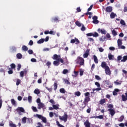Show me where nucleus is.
<instances>
[{
    "label": "nucleus",
    "instance_id": "1",
    "mask_svg": "<svg viewBox=\"0 0 127 127\" xmlns=\"http://www.w3.org/2000/svg\"><path fill=\"white\" fill-rule=\"evenodd\" d=\"M52 59L53 60H56L53 62V64L54 66H59L60 65V62L61 63L63 64H64V60L61 58L60 55L55 54L53 56Z\"/></svg>",
    "mask_w": 127,
    "mask_h": 127
},
{
    "label": "nucleus",
    "instance_id": "2",
    "mask_svg": "<svg viewBox=\"0 0 127 127\" xmlns=\"http://www.w3.org/2000/svg\"><path fill=\"white\" fill-rule=\"evenodd\" d=\"M34 117H37L38 119H40L42 121L43 123L46 124L47 123V119L46 117L42 116L41 115L36 114L34 115Z\"/></svg>",
    "mask_w": 127,
    "mask_h": 127
},
{
    "label": "nucleus",
    "instance_id": "3",
    "mask_svg": "<svg viewBox=\"0 0 127 127\" xmlns=\"http://www.w3.org/2000/svg\"><path fill=\"white\" fill-rule=\"evenodd\" d=\"M77 62L76 64H79L80 66L84 65V60L83 58L81 57H78L77 59Z\"/></svg>",
    "mask_w": 127,
    "mask_h": 127
},
{
    "label": "nucleus",
    "instance_id": "4",
    "mask_svg": "<svg viewBox=\"0 0 127 127\" xmlns=\"http://www.w3.org/2000/svg\"><path fill=\"white\" fill-rule=\"evenodd\" d=\"M59 118L61 121H64L65 123L67 122L68 116L66 113H64L63 116H59Z\"/></svg>",
    "mask_w": 127,
    "mask_h": 127
},
{
    "label": "nucleus",
    "instance_id": "5",
    "mask_svg": "<svg viewBox=\"0 0 127 127\" xmlns=\"http://www.w3.org/2000/svg\"><path fill=\"white\" fill-rule=\"evenodd\" d=\"M16 111L17 112H18V114L20 115H21V114H20V113H25V110H24V108H22V107H18L16 109Z\"/></svg>",
    "mask_w": 127,
    "mask_h": 127
},
{
    "label": "nucleus",
    "instance_id": "6",
    "mask_svg": "<svg viewBox=\"0 0 127 127\" xmlns=\"http://www.w3.org/2000/svg\"><path fill=\"white\" fill-rule=\"evenodd\" d=\"M80 43L79 40L77 39L76 38H75L74 39H71L70 41L71 44H75L76 45H78Z\"/></svg>",
    "mask_w": 127,
    "mask_h": 127
},
{
    "label": "nucleus",
    "instance_id": "7",
    "mask_svg": "<svg viewBox=\"0 0 127 127\" xmlns=\"http://www.w3.org/2000/svg\"><path fill=\"white\" fill-rule=\"evenodd\" d=\"M90 54V49H87L85 53L83 54V57L84 59L87 58Z\"/></svg>",
    "mask_w": 127,
    "mask_h": 127
},
{
    "label": "nucleus",
    "instance_id": "8",
    "mask_svg": "<svg viewBox=\"0 0 127 127\" xmlns=\"http://www.w3.org/2000/svg\"><path fill=\"white\" fill-rule=\"evenodd\" d=\"M105 73L106 75L110 76L111 75V71L110 70V67L108 66L105 69Z\"/></svg>",
    "mask_w": 127,
    "mask_h": 127
},
{
    "label": "nucleus",
    "instance_id": "9",
    "mask_svg": "<svg viewBox=\"0 0 127 127\" xmlns=\"http://www.w3.org/2000/svg\"><path fill=\"white\" fill-rule=\"evenodd\" d=\"M97 31L98 33H101L102 34L106 35L107 32L105 29H98Z\"/></svg>",
    "mask_w": 127,
    "mask_h": 127
},
{
    "label": "nucleus",
    "instance_id": "10",
    "mask_svg": "<svg viewBox=\"0 0 127 127\" xmlns=\"http://www.w3.org/2000/svg\"><path fill=\"white\" fill-rule=\"evenodd\" d=\"M38 109L41 110V108L44 109L45 107V104L42 102L38 104Z\"/></svg>",
    "mask_w": 127,
    "mask_h": 127
},
{
    "label": "nucleus",
    "instance_id": "11",
    "mask_svg": "<svg viewBox=\"0 0 127 127\" xmlns=\"http://www.w3.org/2000/svg\"><path fill=\"white\" fill-rule=\"evenodd\" d=\"M108 111L110 112V114L112 116H114L116 113L115 111L113 109H109Z\"/></svg>",
    "mask_w": 127,
    "mask_h": 127
},
{
    "label": "nucleus",
    "instance_id": "12",
    "mask_svg": "<svg viewBox=\"0 0 127 127\" xmlns=\"http://www.w3.org/2000/svg\"><path fill=\"white\" fill-rule=\"evenodd\" d=\"M84 125L85 126V127H91V124L88 120H86L84 123Z\"/></svg>",
    "mask_w": 127,
    "mask_h": 127
},
{
    "label": "nucleus",
    "instance_id": "13",
    "mask_svg": "<svg viewBox=\"0 0 127 127\" xmlns=\"http://www.w3.org/2000/svg\"><path fill=\"white\" fill-rule=\"evenodd\" d=\"M125 95H126V96H125L124 94H123L122 95V101L124 102L127 101V92L125 93Z\"/></svg>",
    "mask_w": 127,
    "mask_h": 127
},
{
    "label": "nucleus",
    "instance_id": "14",
    "mask_svg": "<svg viewBox=\"0 0 127 127\" xmlns=\"http://www.w3.org/2000/svg\"><path fill=\"white\" fill-rule=\"evenodd\" d=\"M27 71L26 70H25L24 71H21L20 73V76L21 77H23L24 76V74H27Z\"/></svg>",
    "mask_w": 127,
    "mask_h": 127
},
{
    "label": "nucleus",
    "instance_id": "15",
    "mask_svg": "<svg viewBox=\"0 0 127 127\" xmlns=\"http://www.w3.org/2000/svg\"><path fill=\"white\" fill-rule=\"evenodd\" d=\"M101 67L105 69L107 67H109L105 62H103L101 64Z\"/></svg>",
    "mask_w": 127,
    "mask_h": 127
},
{
    "label": "nucleus",
    "instance_id": "16",
    "mask_svg": "<svg viewBox=\"0 0 127 127\" xmlns=\"http://www.w3.org/2000/svg\"><path fill=\"white\" fill-rule=\"evenodd\" d=\"M112 7L111 6H108L106 8V11L107 12H111L112 11Z\"/></svg>",
    "mask_w": 127,
    "mask_h": 127
},
{
    "label": "nucleus",
    "instance_id": "17",
    "mask_svg": "<svg viewBox=\"0 0 127 127\" xmlns=\"http://www.w3.org/2000/svg\"><path fill=\"white\" fill-rule=\"evenodd\" d=\"M117 16V14L113 12H111V13L110 14V17L112 19L115 18Z\"/></svg>",
    "mask_w": 127,
    "mask_h": 127
},
{
    "label": "nucleus",
    "instance_id": "18",
    "mask_svg": "<svg viewBox=\"0 0 127 127\" xmlns=\"http://www.w3.org/2000/svg\"><path fill=\"white\" fill-rule=\"evenodd\" d=\"M22 50L23 51L26 52L28 51V48L27 47V46L23 45L22 47Z\"/></svg>",
    "mask_w": 127,
    "mask_h": 127
},
{
    "label": "nucleus",
    "instance_id": "19",
    "mask_svg": "<svg viewBox=\"0 0 127 127\" xmlns=\"http://www.w3.org/2000/svg\"><path fill=\"white\" fill-rule=\"evenodd\" d=\"M44 42H45V39L42 38L37 41V44H43Z\"/></svg>",
    "mask_w": 127,
    "mask_h": 127
},
{
    "label": "nucleus",
    "instance_id": "20",
    "mask_svg": "<svg viewBox=\"0 0 127 127\" xmlns=\"http://www.w3.org/2000/svg\"><path fill=\"white\" fill-rule=\"evenodd\" d=\"M105 103H106V100L105 99H102L99 101V104L101 105H103Z\"/></svg>",
    "mask_w": 127,
    "mask_h": 127
},
{
    "label": "nucleus",
    "instance_id": "21",
    "mask_svg": "<svg viewBox=\"0 0 127 127\" xmlns=\"http://www.w3.org/2000/svg\"><path fill=\"white\" fill-rule=\"evenodd\" d=\"M122 45V41L121 39H119L118 40V45L119 47H120Z\"/></svg>",
    "mask_w": 127,
    "mask_h": 127
},
{
    "label": "nucleus",
    "instance_id": "22",
    "mask_svg": "<svg viewBox=\"0 0 127 127\" xmlns=\"http://www.w3.org/2000/svg\"><path fill=\"white\" fill-rule=\"evenodd\" d=\"M27 120V118H26V117H24L22 119V123L25 124H26V120Z\"/></svg>",
    "mask_w": 127,
    "mask_h": 127
},
{
    "label": "nucleus",
    "instance_id": "23",
    "mask_svg": "<svg viewBox=\"0 0 127 127\" xmlns=\"http://www.w3.org/2000/svg\"><path fill=\"white\" fill-rule=\"evenodd\" d=\"M108 58H109V60H110V61L114 60V55H113L112 54H109Z\"/></svg>",
    "mask_w": 127,
    "mask_h": 127
},
{
    "label": "nucleus",
    "instance_id": "24",
    "mask_svg": "<svg viewBox=\"0 0 127 127\" xmlns=\"http://www.w3.org/2000/svg\"><path fill=\"white\" fill-rule=\"evenodd\" d=\"M16 57L18 59L20 60V59H22V55L20 53H18L16 55Z\"/></svg>",
    "mask_w": 127,
    "mask_h": 127
},
{
    "label": "nucleus",
    "instance_id": "25",
    "mask_svg": "<svg viewBox=\"0 0 127 127\" xmlns=\"http://www.w3.org/2000/svg\"><path fill=\"white\" fill-rule=\"evenodd\" d=\"M114 84L116 85H121L122 84V81L119 82V80L117 79L116 81H114Z\"/></svg>",
    "mask_w": 127,
    "mask_h": 127
},
{
    "label": "nucleus",
    "instance_id": "26",
    "mask_svg": "<svg viewBox=\"0 0 127 127\" xmlns=\"http://www.w3.org/2000/svg\"><path fill=\"white\" fill-rule=\"evenodd\" d=\"M93 58H94V62H95V63L96 64H98V59H97V57L95 55H94Z\"/></svg>",
    "mask_w": 127,
    "mask_h": 127
},
{
    "label": "nucleus",
    "instance_id": "27",
    "mask_svg": "<svg viewBox=\"0 0 127 127\" xmlns=\"http://www.w3.org/2000/svg\"><path fill=\"white\" fill-rule=\"evenodd\" d=\"M59 104H58V105H53V109L54 110H58L59 109Z\"/></svg>",
    "mask_w": 127,
    "mask_h": 127
},
{
    "label": "nucleus",
    "instance_id": "28",
    "mask_svg": "<svg viewBox=\"0 0 127 127\" xmlns=\"http://www.w3.org/2000/svg\"><path fill=\"white\" fill-rule=\"evenodd\" d=\"M16 85L17 86L19 85V84H20V83H21V80L18 78L16 79Z\"/></svg>",
    "mask_w": 127,
    "mask_h": 127
},
{
    "label": "nucleus",
    "instance_id": "29",
    "mask_svg": "<svg viewBox=\"0 0 127 127\" xmlns=\"http://www.w3.org/2000/svg\"><path fill=\"white\" fill-rule=\"evenodd\" d=\"M127 61V56H124L123 57V59L121 60L122 62H126Z\"/></svg>",
    "mask_w": 127,
    "mask_h": 127
},
{
    "label": "nucleus",
    "instance_id": "30",
    "mask_svg": "<svg viewBox=\"0 0 127 127\" xmlns=\"http://www.w3.org/2000/svg\"><path fill=\"white\" fill-rule=\"evenodd\" d=\"M57 88H58V84L57 83V82H56L54 84V90L56 91Z\"/></svg>",
    "mask_w": 127,
    "mask_h": 127
},
{
    "label": "nucleus",
    "instance_id": "31",
    "mask_svg": "<svg viewBox=\"0 0 127 127\" xmlns=\"http://www.w3.org/2000/svg\"><path fill=\"white\" fill-rule=\"evenodd\" d=\"M34 93L37 95H38L40 93V92L38 88H37L35 89Z\"/></svg>",
    "mask_w": 127,
    "mask_h": 127
},
{
    "label": "nucleus",
    "instance_id": "32",
    "mask_svg": "<svg viewBox=\"0 0 127 127\" xmlns=\"http://www.w3.org/2000/svg\"><path fill=\"white\" fill-rule=\"evenodd\" d=\"M11 104L13 106H16V103L15 102V100H14V99H11Z\"/></svg>",
    "mask_w": 127,
    "mask_h": 127
},
{
    "label": "nucleus",
    "instance_id": "33",
    "mask_svg": "<svg viewBox=\"0 0 127 127\" xmlns=\"http://www.w3.org/2000/svg\"><path fill=\"white\" fill-rule=\"evenodd\" d=\"M101 90H102L101 87H98L97 88L93 89V92H94L95 91H99Z\"/></svg>",
    "mask_w": 127,
    "mask_h": 127
},
{
    "label": "nucleus",
    "instance_id": "34",
    "mask_svg": "<svg viewBox=\"0 0 127 127\" xmlns=\"http://www.w3.org/2000/svg\"><path fill=\"white\" fill-rule=\"evenodd\" d=\"M74 94L75 96L79 97L81 95V93L80 92V91H76L75 92Z\"/></svg>",
    "mask_w": 127,
    "mask_h": 127
},
{
    "label": "nucleus",
    "instance_id": "35",
    "mask_svg": "<svg viewBox=\"0 0 127 127\" xmlns=\"http://www.w3.org/2000/svg\"><path fill=\"white\" fill-rule=\"evenodd\" d=\"M60 92L62 94H64L65 93V90H64V88H62L60 89Z\"/></svg>",
    "mask_w": 127,
    "mask_h": 127
},
{
    "label": "nucleus",
    "instance_id": "36",
    "mask_svg": "<svg viewBox=\"0 0 127 127\" xmlns=\"http://www.w3.org/2000/svg\"><path fill=\"white\" fill-rule=\"evenodd\" d=\"M75 24L76 26H77L79 27H81V24L78 21H76Z\"/></svg>",
    "mask_w": 127,
    "mask_h": 127
},
{
    "label": "nucleus",
    "instance_id": "37",
    "mask_svg": "<svg viewBox=\"0 0 127 127\" xmlns=\"http://www.w3.org/2000/svg\"><path fill=\"white\" fill-rule=\"evenodd\" d=\"M28 101L30 103L32 102V97H31V96H28Z\"/></svg>",
    "mask_w": 127,
    "mask_h": 127
},
{
    "label": "nucleus",
    "instance_id": "38",
    "mask_svg": "<svg viewBox=\"0 0 127 127\" xmlns=\"http://www.w3.org/2000/svg\"><path fill=\"white\" fill-rule=\"evenodd\" d=\"M90 101V99L89 97H86L84 99V101L86 102L87 103H88Z\"/></svg>",
    "mask_w": 127,
    "mask_h": 127
},
{
    "label": "nucleus",
    "instance_id": "39",
    "mask_svg": "<svg viewBox=\"0 0 127 127\" xmlns=\"http://www.w3.org/2000/svg\"><path fill=\"white\" fill-rule=\"evenodd\" d=\"M10 66H11V69H15V67H16L15 64H10Z\"/></svg>",
    "mask_w": 127,
    "mask_h": 127
},
{
    "label": "nucleus",
    "instance_id": "40",
    "mask_svg": "<svg viewBox=\"0 0 127 127\" xmlns=\"http://www.w3.org/2000/svg\"><path fill=\"white\" fill-rule=\"evenodd\" d=\"M9 70L8 71V73L9 74H12L13 73V71H12V69H11V68H9Z\"/></svg>",
    "mask_w": 127,
    "mask_h": 127
},
{
    "label": "nucleus",
    "instance_id": "41",
    "mask_svg": "<svg viewBox=\"0 0 127 127\" xmlns=\"http://www.w3.org/2000/svg\"><path fill=\"white\" fill-rule=\"evenodd\" d=\"M32 110L34 112H38V110L36 108V107L32 106Z\"/></svg>",
    "mask_w": 127,
    "mask_h": 127
},
{
    "label": "nucleus",
    "instance_id": "42",
    "mask_svg": "<svg viewBox=\"0 0 127 127\" xmlns=\"http://www.w3.org/2000/svg\"><path fill=\"white\" fill-rule=\"evenodd\" d=\"M104 117L103 115H99V116H96V119H99L100 120H102L103 119Z\"/></svg>",
    "mask_w": 127,
    "mask_h": 127
},
{
    "label": "nucleus",
    "instance_id": "43",
    "mask_svg": "<svg viewBox=\"0 0 127 127\" xmlns=\"http://www.w3.org/2000/svg\"><path fill=\"white\" fill-rule=\"evenodd\" d=\"M93 37L95 38H97L99 37V34L96 32H94V34H93Z\"/></svg>",
    "mask_w": 127,
    "mask_h": 127
},
{
    "label": "nucleus",
    "instance_id": "44",
    "mask_svg": "<svg viewBox=\"0 0 127 127\" xmlns=\"http://www.w3.org/2000/svg\"><path fill=\"white\" fill-rule=\"evenodd\" d=\"M93 23L94 24H98L99 23V20H93V21H92Z\"/></svg>",
    "mask_w": 127,
    "mask_h": 127
},
{
    "label": "nucleus",
    "instance_id": "45",
    "mask_svg": "<svg viewBox=\"0 0 127 127\" xmlns=\"http://www.w3.org/2000/svg\"><path fill=\"white\" fill-rule=\"evenodd\" d=\"M83 103H84V105L83 104L82 105V106H81L82 109H84L85 108L86 103H87L84 101H83Z\"/></svg>",
    "mask_w": 127,
    "mask_h": 127
},
{
    "label": "nucleus",
    "instance_id": "46",
    "mask_svg": "<svg viewBox=\"0 0 127 127\" xmlns=\"http://www.w3.org/2000/svg\"><path fill=\"white\" fill-rule=\"evenodd\" d=\"M120 23L121 25H123V26H125L126 25V23L125 22V21L123 19H122L121 21H120Z\"/></svg>",
    "mask_w": 127,
    "mask_h": 127
},
{
    "label": "nucleus",
    "instance_id": "47",
    "mask_svg": "<svg viewBox=\"0 0 127 127\" xmlns=\"http://www.w3.org/2000/svg\"><path fill=\"white\" fill-rule=\"evenodd\" d=\"M64 81L65 82V84H66L67 85L70 84V83L69 82V81L67 79H64Z\"/></svg>",
    "mask_w": 127,
    "mask_h": 127
},
{
    "label": "nucleus",
    "instance_id": "48",
    "mask_svg": "<svg viewBox=\"0 0 127 127\" xmlns=\"http://www.w3.org/2000/svg\"><path fill=\"white\" fill-rule=\"evenodd\" d=\"M68 72V70L67 69H64L63 71V73L64 74H66Z\"/></svg>",
    "mask_w": 127,
    "mask_h": 127
},
{
    "label": "nucleus",
    "instance_id": "49",
    "mask_svg": "<svg viewBox=\"0 0 127 127\" xmlns=\"http://www.w3.org/2000/svg\"><path fill=\"white\" fill-rule=\"evenodd\" d=\"M95 79L97 80H101V78L99 75H95Z\"/></svg>",
    "mask_w": 127,
    "mask_h": 127
},
{
    "label": "nucleus",
    "instance_id": "50",
    "mask_svg": "<svg viewBox=\"0 0 127 127\" xmlns=\"http://www.w3.org/2000/svg\"><path fill=\"white\" fill-rule=\"evenodd\" d=\"M37 125L38 126L36 127H44L43 125L40 122H38Z\"/></svg>",
    "mask_w": 127,
    "mask_h": 127
},
{
    "label": "nucleus",
    "instance_id": "51",
    "mask_svg": "<svg viewBox=\"0 0 127 127\" xmlns=\"http://www.w3.org/2000/svg\"><path fill=\"white\" fill-rule=\"evenodd\" d=\"M9 127H16V126L15 124H14L12 123H9Z\"/></svg>",
    "mask_w": 127,
    "mask_h": 127
},
{
    "label": "nucleus",
    "instance_id": "52",
    "mask_svg": "<svg viewBox=\"0 0 127 127\" xmlns=\"http://www.w3.org/2000/svg\"><path fill=\"white\" fill-rule=\"evenodd\" d=\"M112 34L114 36H116L117 35V32L115 30L112 31Z\"/></svg>",
    "mask_w": 127,
    "mask_h": 127
},
{
    "label": "nucleus",
    "instance_id": "53",
    "mask_svg": "<svg viewBox=\"0 0 127 127\" xmlns=\"http://www.w3.org/2000/svg\"><path fill=\"white\" fill-rule=\"evenodd\" d=\"M124 119V116H121V117L119 119V122H123Z\"/></svg>",
    "mask_w": 127,
    "mask_h": 127
},
{
    "label": "nucleus",
    "instance_id": "54",
    "mask_svg": "<svg viewBox=\"0 0 127 127\" xmlns=\"http://www.w3.org/2000/svg\"><path fill=\"white\" fill-rule=\"evenodd\" d=\"M20 68H21V65L20 64H18L17 67V70L19 71L20 70Z\"/></svg>",
    "mask_w": 127,
    "mask_h": 127
},
{
    "label": "nucleus",
    "instance_id": "55",
    "mask_svg": "<svg viewBox=\"0 0 127 127\" xmlns=\"http://www.w3.org/2000/svg\"><path fill=\"white\" fill-rule=\"evenodd\" d=\"M11 51L12 52H16V48H15V47H12L11 48Z\"/></svg>",
    "mask_w": 127,
    "mask_h": 127
},
{
    "label": "nucleus",
    "instance_id": "56",
    "mask_svg": "<svg viewBox=\"0 0 127 127\" xmlns=\"http://www.w3.org/2000/svg\"><path fill=\"white\" fill-rule=\"evenodd\" d=\"M28 53L29 55H33V51L32 50H29L28 51Z\"/></svg>",
    "mask_w": 127,
    "mask_h": 127
},
{
    "label": "nucleus",
    "instance_id": "57",
    "mask_svg": "<svg viewBox=\"0 0 127 127\" xmlns=\"http://www.w3.org/2000/svg\"><path fill=\"white\" fill-rule=\"evenodd\" d=\"M86 36L88 37L93 36V33H87V34H86Z\"/></svg>",
    "mask_w": 127,
    "mask_h": 127
},
{
    "label": "nucleus",
    "instance_id": "58",
    "mask_svg": "<svg viewBox=\"0 0 127 127\" xmlns=\"http://www.w3.org/2000/svg\"><path fill=\"white\" fill-rule=\"evenodd\" d=\"M95 85L97 86V87H100V84L98 82H95Z\"/></svg>",
    "mask_w": 127,
    "mask_h": 127
},
{
    "label": "nucleus",
    "instance_id": "59",
    "mask_svg": "<svg viewBox=\"0 0 127 127\" xmlns=\"http://www.w3.org/2000/svg\"><path fill=\"white\" fill-rule=\"evenodd\" d=\"M51 64V63L50 62H47V63H46V65L48 66V68H49V67L50 66Z\"/></svg>",
    "mask_w": 127,
    "mask_h": 127
},
{
    "label": "nucleus",
    "instance_id": "60",
    "mask_svg": "<svg viewBox=\"0 0 127 127\" xmlns=\"http://www.w3.org/2000/svg\"><path fill=\"white\" fill-rule=\"evenodd\" d=\"M91 108H88V109H87L86 112H87V113H88V114H90V112H91Z\"/></svg>",
    "mask_w": 127,
    "mask_h": 127
},
{
    "label": "nucleus",
    "instance_id": "61",
    "mask_svg": "<svg viewBox=\"0 0 127 127\" xmlns=\"http://www.w3.org/2000/svg\"><path fill=\"white\" fill-rule=\"evenodd\" d=\"M105 126L106 127H110L111 124H110V123H106V124H105Z\"/></svg>",
    "mask_w": 127,
    "mask_h": 127
},
{
    "label": "nucleus",
    "instance_id": "62",
    "mask_svg": "<svg viewBox=\"0 0 127 127\" xmlns=\"http://www.w3.org/2000/svg\"><path fill=\"white\" fill-rule=\"evenodd\" d=\"M79 72H80V75L81 76L83 75V72H84V71H83V70H82V69H80Z\"/></svg>",
    "mask_w": 127,
    "mask_h": 127
},
{
    "label": "nucleus",
    "instance_id": "63",
    "mask_svg": "<svg viewBox=\"0 0 127 127\" xmlns=\"http://www.w3.org/2000/svg\"><path fill=\"white\" fill-rule=\"evenodd\" d=\"M29 45L30 46H32V45H33V41L32 40H30Z\"/></svg>",
    "mask_w": 127,
    "mask_h": 127
},
{
    "label": "nucleus",
    "instance_id": "64",
    "mask_svg": "<svg viewBox=\"0 0 127 127\" xmlns=\"http://www.w3.org/2000/svg\"><path fill=\"white\" fill-rule=\"evenodd\" d=\"M49 116L50 118H53L54 117V114L52 112H50L49 113Z\"/></svg>",
    "mask_w": 127,
    "mask_h": 127
}]
</instances>
